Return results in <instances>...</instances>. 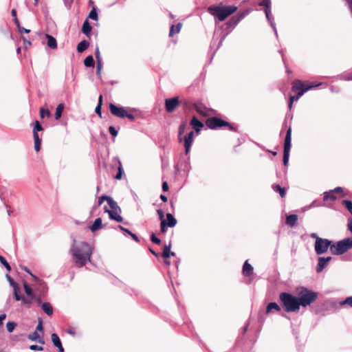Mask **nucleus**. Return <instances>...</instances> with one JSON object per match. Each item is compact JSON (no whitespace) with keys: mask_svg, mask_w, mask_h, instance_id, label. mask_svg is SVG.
<instances>
[{"mask_svg":"<svg viewBox=\"0 0 352 352\" xmlns=\"http://www.w3.org/2000/svg\"><path fill=\"white\" fill-rule=\"evenodd\" d=\"M70 254L75 264L81 267L91 261L92 250L90 245L85 241H74L70 249Z\"/></svg>","mask_w":352,"mask_h":352,"instance_id":"1","label":"nucleus"},{"mask_svg":"<svg viewBox=\"0 0 352 352\" xmlns=\"http://www.w3.org/2000/svg\"><path fill=\"white\" fill-rule=\"evenodd\" d=\"M316 86L311 83H304L300 80H294L292 82V95L289 98V108L292 107L294 101L298 100L305 92Z\"/></svg>","mask_w":352,"mask_h":352,"instance_id":"2","label":"nucleus"},{"mask_svg":"<svg viewBox=\"0 0 352 352\" xmlns=\"http://www.w3.org/2000/svg\"><path fill=\"white\" fill-rule=\"evenodd\" d=\"M298 297L300 300L301 306L306 307L317 300L318 293L302 287L298 289Z\"/></svg>","mask_w":352,"mask_h":352,"instance_id":"3","label":"nucleus"},{"mask_svg":"<svg viewBox=\"0 0 352 352\" xmlns=\"http://www.w3.org/2000/svg\"><path fill=\"white\" fill-rule=\"evenodd\" d=\"M237 10L235 6H210L208 11L214 16H216L220 21H224L228 16L233 14Z\"/></svg>","mask_w":352,"mask_h":352,"instance_id":"4","label":"nucleus"},{"mask_svg":"<svg viewBox=\"0 0 352 352\" xmlns=\"http://www.w3.org/2000/svg\"><path fill=\"white\" fill-rule=\"evenodd\" d=\"M352 248V238H346L343 240L333 243L330 247V251L333 254L340 255Z\"/></svg>","mask_w":352,"mask_h":352,"instance_id":"5","label":"nucleus"},{"mask_svg":"<svg viewBox=\"0 0 352 352\" xmlns=\"http://www.w3.org/2000/svg\"><path fill=\"white\" fill-rule=\"evenodd\" d=\"M109 201H110L109 206L110 207V209L105 206L104 212L109 214V218L111 219L115 220L117 222H122L123 218L120 215L121 209L120 206L118 205L117 202L115 201L113 199H110Z\"/></svg>","mask_w":352,"mask_h":352,"instance_id":"6","label":"nucleus"},{"mask_svg":"<svg viewBox=\"0 0 352 352\" xmlns=\"http://www.w3.org/2000/svg\"><path fill=\"white\" fill-rule=\"evenodd\" d=\"M206 126L211 129H216L221 126H228L230 130H234V128L229 122L217 117L209 118L206 120Z\"/></svg>","mask_w":352,"mask_h":352,"instance_id":"7","label":"nucleus"},{"mask_svg":"<svg viewBox=\"0 0 352 352\" xmlns=\"http://www.w3.org/2000/svg\"><path fill=\"white\" fill-rule=\"evenodd\" d=\"M332 244V242L328 239L316 237L315 251L318 255L324 254L327 252L329 248H330Z\"/></svg>","mask_w":352,"mask_h":352,"instance_id":"8","label":"nucleus"},{"mask_svg":"<svg viewBox=\"0 0 352 352\" xmlns=\"http://www.w3.org/2000/svg\"><path fill=\"white\" fill-rule=\"evenodd\" d=\"M301 306L299 298L294 297L291 294H287V312L288 311H297Z\"/></svg>","mask_w":352,"mask_h":352,"instance_id":"9","label":"nucleus"},{"mask_svg":"<svg viewBox=\"0 0 352 352\" xmlns=\"http://www.w3.org/2000/svg\"><path fill=\"white\" fill-rule=\"evenodd\" d=\"M179 105V101L177 97H173L165 100L166 110L168 113H171Z\"/></svg>","mask_w":352,"mask_h":352,"instance_id":"10","label":"nucleus"},{"mask_svg":"<svg viewBox=\"0 0 352 352\" xmlns=\"http://www.w3.org/2000/svg\"><path fill=\"white\" fill-rule=\"evenodd\" d=\"M109 109L111 113L118 118H125L126 110L123 107H117L114 104H109Z\"/></svg>","mask_w":352,"mask_h":352,"instance_id":"11","label":"nucleus"},{"mask_svg":"<svg viewBox=\"0 0 352 352\" xmlns=\"http://www.w3.org/2000/svg\"><path fill=\"white\" fill-rule=\"evenodd\" d=\"M193 138H194V132L193 131H190L184 137V146L185 148V154L186 155H188L190 151V146L193 142Z\"/></svg>","mask_w":352,"mask_h":352,"instance_id":"12","label":"nucleus"},{"mask_svg":"<svg viewBox=\"0 0 352 352\" xmlns=\"http://www.w3.org/2000/svg\"><path fill=\"white\" fill-rule=\"evenodd\" d=\"M331 256L328 257H319L318 262L316 267V272L318 273L321 272L324 267L327 265L328 263L331 260Z\"/></svg>","mask_w":352,"mask_h":352,"instance_id":"13","label":"nucleus"},{"mask_svg":"<svg viewBox=\"0 0 352 352\" xmlns=\"http://www.w3.org/2000/svg\"><path fill=\"white\" fill-rule=\"evenodd\" d=\"M280 311V306L276 302H270L266 307L265 314H271Z\"/></svg>","mask_w":352,"mask_h":352,"instance_id":"14","label":"nucleus"},{"mask_svg":"<svg viewBox=\"0 0 352 352\" xmlns=\"http://www.w3.org/2000/svg\"><path fill=\"white\" fill-rule=\"evenodd\" d=\"M28 338L31 340L36 341L41 344H44L43 336L38 333V331H34L28 336Z\"/></svg>","mask_w":352,"mask_h":352,"instance_id":"15","label":"nucleus"},{"mask_svg":"<svg viewBox=\"0 0 352 352\" xmlns=\"http://www.w3.org/2000/svg\"><path fill=\"white\" fill-rule=\"evenodd\" d=\"M190 125L193 126L195 131L199 133L201 129L204 127V124L199 121L197 117L193 116L191 121H190Z\"/></svg>","mask_w":352,"mask_h":352,"instance_id":"16","label":"nucleus"},{"mask_svg":"<svg viewBox=\"0 0 352 352\" xmlns=\"http://www.w3.org/2000/svg\"><path fill=\"white\" fill-rule=\"evenodd\" d=\"M6 278L8 280L10 286L12 287L14 290V296L15 299H19V285L14 280L8 275H6Z\"/></svg>","mask_w":352,"mask_h":352,"instance_id":"17","label":"nucleus"},{"mask_svg":"<svg viewBox=\"0 0 352 352\" xmlns=\"http://www.w3.org/2000/svg\"><path fill=\"white\" fill-rule=\"evenodd\" d=\"M253 273V267L248 263V261H246L243 266V274L245 276H250Z\"/></svg>","mask_w":352,"mask_h":352,"instance_id":"18","label":"nucleus"},{"mask_svg":"<svg viewBox=\"0 0 352 352\" xmlns=\"http://www.w3.org/2000/svg\"><path fill=\"white\" fill-rule=\"evenodd\" d=\"M298 216L297 214L287 215V226L294 227L298 225Z\"/></svg>","mask_w":352,"mask_h":352,"instance_id":"19","label":"nucleus"},{"mask_svg":"<svg viewBox=\"0 0 352 352\" xmlns=\"http://www.w3.org/2000/svg\"><path fill=\"white\" fill-rule=\"evenodd\" d=\"M264 12H265V16H266L267 21L270 23V25L272 27V28L274 29L275 34L277 35L276 30L275 28V24L273 22L272 17L271 16V8H264Z\"/></svg>","mask_w":352,"mask_h":352,"instance_id":"20","label":"nucleus"},{"mask_svg":"<svg viewBox=\"0 0 352 352\" xmlns=\"http://www.w3.org/2000/svg\"><path fill=\"white\" fill-rule=\"evenodd\" d=\"M46 36V38L47 39V45L49 47H50L51 49H56L57 47V43H56V40L54 37H53L52 36L50 35V34H46L45 35Z\"/></svg>","mask_w":352,"mask_h":352,"instance_id":"21","label":"nucleus"},{"mask_svg":"<svg viewBox=\"0 0 352 352\" xmlns=\"http://www.w3.org/2000/svg\"><path fill=\"white\" fill-rule=\"evenodd\" d=\"M102 219L97 218L95 219L94 223L90 226L91 232H96L102 228Z\"/></svg>","mask_w":352,"mask_h":352,"instance_id":"22","label":"nucleus"},{"mask_svg":"<svg viewBox=\"0 0 352 352\" xmlns=\"http://www.w3.org/2000/svg\"><path fill=\"white\" fill-rule=\"evenodd\" d=\"M248 11L244 12L243 13L239 14L236 16H234L231 18L230 23L233 25H236L242 19L245 17L246 14H248Z\"/></svg>","mask_w":352,"mask_h":352,"instance_id":"23","label":"nucleus"},{"mask_svg":"<svg viewBox=\"0 0 352 352\" xmlns=\"http://www.w3.org/2000/svg\"><path fill=\"white\" fill-rule=\"evenodd\" d=\"M41 308L48 316H51L53 314V307L50 302H44L41 304Z\"/></svg>","mask_w":352,"mask_h":352,"instance_id":"24","label":"nucleus"},{"mask_svg":"<svg viewBox=\"0 0 352 352\" xmlns=\"http://www.w3.org/2000/svg\"><path fill=\"white\" fill-rule=\"evenodd\" d=\"M89 45V41L83 40L80 41L77 45V51L79 53L83 52Z\"/></svg>","mask_w":352,"mask_h":352,"instance_id":"25","label":"nucleus"},{"mask_svg":"<svg viewBox=\"0 0 352 352\" xmlns=\"http://www.w3.org/2000/svg\"><path fill=\"white\" fill-rule=\"evenodd\" d=\"M23 287L25 294L29 298H31L32 299L36 298V295L34 294L32 289L30 287V285L28 283H24Z\"/></svg>","mask_w":352,"mask_h":352,"instance_id":"26","label":"nucleus"},{"mask_svg":"<svg viewBox=\"0 0 352 352\" xmlns=\"http://www.w3.org/2000/svg\"><path fill=\"white\" fill-rule=\"evenodd\" d=\"M91 31V26L90 25L87 19H86L82 27V32L87 36H89Z\"/></svg>","mask_w":352,"mask_h":352,"instance_id":"27","label":"nucleus"},{"mask_svg":"<svg viewBox=\"0 0 352 352\" xmlns=\"http://www.w3.org/2000/svg\"><path fill=\"white\" fill-rule=\"evenodd\" d=\"M166 219H167V221H166V225L168 227L173 228V227H174L176 225L177 220L173 216V214H171L170 213H167L166 214Z\"/></svg>","mask_w":352,"mask_h":352,"instance_id":"28","label":"nucleus"},{"mask_svg":"<svg viewBox=\"0 0 352 352\" xmlns=\"http://www.w3.org/2000/svg\"><path fill=\"white\" fill-rule=\"evenodd\" d=\"M64 109V104L63 103L59 104L56 109V113H55V119L58 120L60 118L63 111Z\"/></svg>","mask_w":352,"mask_h":352,"instance_id":"29","label":"nucleus"},{"mask_svg":"<svg viewBox=\"0 0 352 352\" xmlns=\"http://www.w3.org/2000/svg\"><path fill=\"white\" fill-rule=\"evenodd\" d=\"M15 300H21L23 304L28 305V306H30L32 301L34 300V299H32L31 298H29L28 296V298H25V297L21 296L19 294V299H15Z\"/></svg>","mask_w":352,"mask_h":352,"instance_id":"30","label":"nucleus"},{"mask_svg":"<svg viewBox=\"0 0 352 352\" xmlns=\"http://www.w3.org/2000/svg\"><path fill=\"white\" fill-rule=\"evenodd\" d=\"M323 199H324V201H328V200L334 201V200H336V197L335 195V192L333 190H330L328 192H325Z\"/></svg>","mask_w":352,"mask_h":352,"instance_id":"31","label":"nucleus"},{"mask_svg":"<svg viewBox=\"0 0 352 352\" xmlns=\"http://www.w3.org/2000/svg\"><path fill=\"white\" fill-rule=\"evenodd\" d=\"M34 149L36 151H39L41 148V139L38 137V133H35V135H34Z\"/></svg>","mask_w":352,"mask_h":352,"instance_id":"32","label":"nucleus"},{"mask_svg":"<svg viewBox=\"0 0 352 352\" xmlns=\"http://www.w3.org/2000/svg\"><path fill=\"white\" fill-rule=\"evenodd\" d=\"M84 65L87 67H91L94 66V58L91 55L88 56L85 60H84Z\"/></svg>","mask_w":352,"mask_h":352,"instance_id":"33","label":"nucleus"},{"mask_svg":"<svg viewBox=\"0 0 352 352\" xmlns=\"http://www.w3.org/2000/svg\"><path fill=\"white\" fill-rule=\"evenodd\" d=\"M170 243L165 245L163 250L162 256L164 258H169L170 256Z\"/></svg>","mask_w":352,"mask_h":352,"instance_id":"34","label":"nucleus"},{"mask_svg":"<svg viewBox=\"0 0 352 352\" xmlns=\"http://www.w3.org/2000/svg\"><path fill=\"white\" fill-rule=\"evenodd\" d=\"M272 188L275 192H278L281 196L283 197L285 193V188H281L279 185H273Z\"/></svg>","mask_w":352,"mask_h":352,"instance_id":"35","label":"nucleus"},{"mask_svg":"<svg viewBox=\"0 0 352 352\" xmlns=\"http://www.w3.org/2000/svg\"><path fill=\"white\" fill-rule=\"evenodd\" d=\"M52 340L55 346H57L58 345L60 346L61 342H60V338L57 334H56V333L52 334Z\"/></svg>","mask_w":352,"mask_h":352,"instance_id":"36","label":"nucleus"},{"mask_svg":"<svg viewBox=\"0 0 352 352\" xmlns=\"http://www.w3.org/2000/svg\"><path fill=\"white\" fill-rule=\"evenodd\" d=\"M283 163L284 166H286V136L283 137Z\"/></svg>","mask_w":352,"mask_h":352,"instance_id":"37","label":"nucleus"},{"mask_svg":"<svg viewBox=\"0 0 352 352\" xmlns=\"http://www.w3.org/2000/svg\"><path fill=\"white\" fill-rule=\"evenodd\" d=\"M342 205L346 207L349 212L352 214V201L350 200H343Z\"/></svg>","mask_w":352,"mask_h":352,"instance_id":"38","label":"nucleus"},{"mask_svg":"<svg viewBox=\"0 0 352 352\" xmlns=\"http://www.w3.org/2000/svg\"><path fill=\"white\" fill-rule=\"evenodd\" d=\"M340 306L348 305L352 307V296L346 298L344 300L340 302Z\"/></svg>","mask_w":352,"mask_h":352,"instance_id":"39","label":"nucleus"},{"mask_svg":"<svg viewBox=\"0 0 352 352\" xmlns=\"http://www.w3.org/2000/svg\"><path fill=\"white\" fill-rule=\"evenodd\" d=\"M118 164H119L118 172L116 174V175L115 176V179H121L122 176V173H123V169H122V164H121L120 161L118 160Z\"/></svg>","mask_w":352,"mask_h":352,"instance_id":"40","label":"nucleus"},{"mask_svg":"<svg viewBox=\"0 0 352 352\" xmlns=\"http://www.w3.org/2000/svg\"><path fill=\"white\" fill-rule=\"evenodd\" d=\"M89 18L97 21L98 19V15L96 12V8L94 7L93 9L91 10V12L89 14Z\"/></svg>","mask_w":352,"mask_h":352,"instance_id":"41","label":"nucleus"},{"mask_svg":"<svg viewBox=\"0 0 352 352\" xmlns=\"http://www.w3.org/2000/svg\"><path fill=\"white\" fill-rule=\"evenodd\" d=\"M113 199L111 197L107 195H102L99 197L98 204L99 205H101L104 201H107L108 204H109V200Z\"/></svg>","mask_w":352,"mask_h":352,"instance_id":"42","label":"nucleus"},{"mask_svg":"<svg viewBox=\"0 0 352 352\" xmlns=\"http://www.w3.org/2000/svg\"><path fill=\"white\" fill-rule=\"evenodd\" d=\"M259 6H263L264 8H271V1L270 0H262L258 3Z\"/></svg>","mask_w":352,"mask_h":352,"instance_id":"43","label":"nucleus"},{"mask_svg":"<svg viewBox=\"0 0 352 352\" xmlns=\"http://www.w3.org/2000/svg\"><path fill=\"white\" fill-rule=\"evenodd\" d=\"M291 146V129H287V159L289 158V151Z\"/></svg>","mask_w":352,"mask_h":352,"instance_id":"44","label":"nucleus"},{"mask_svg":"<svg viewBox=\"0 0 352 352\" xmlns=\"http://www.w3.org/2000/svg\"><path fill=\"white\" fill-rule=\"evenodd\" d=\"M0 262L5 266V267L7 269L8 271L11 270V267H10L9 263L7 262V261L5 259V258L2 256H0Z\"/></svg>","mask_w":352,"mask_h":352,"instance_id":"45","label":"nucleus"},{"mask_svg":"<svg viewBox=\"0 0 352 352\" xmlns=\"http://www.w3.org/2000/svg\"><path fill=\"white\" fill-rule=\"evenodd\" d=\"M280 300L282 303V306L286 309V292H282L280 294Z\"/></svg>","mask_w":352,"mask_h":352,"instance_id":"46","label":"nucleus"},{"mask_svg":"<svg viewBox=\"0 0 352 352\" xmlns=\"http://www.w3.org/2000/svg\"><path fill=\"white\" fill-rule=\"evenodd\" d=\"M43 129L40 123L38 121H36L34 124V127L33 129V136L35 135V133H37L38 131H41Z\"/></svg>","mask_w":352,"mask_h":352,"instance_id":"47","label":"nucleus"},{"mask_svg":"<svg viewBox=\"0 0 352 352\" xmlns=\"http://www.w3.org/2000/svg\"><path fill=\"white\" fill-rule=\"evenodd\" d=\"M167 227L168 226L166 225V221L165 219H162L161 221V232L162 233H165L166 232Z\"/></svg>","mask_w":352,"mask_h":352,"instance_id":"48","label":"nucleus"},{"mask_svg":"<svg viewBox=\"0 0 352 352\" xmlns=\"http://www.w3.org/2000/svg\"><path fill=\"white\" fill-rule=\"evenodd\" d=\"M16 327V323L15 322H8L6 324L7 330H14Z\"/></svg>","mask_w":352,"mask_h":352,"instance_id":"49","label":"nucleus"},{"mask_svg":"<svg viewBox=\"0 0 352 352\" xmlns=\"http://www.w3.org/2000/svg\"><path fill=\"white\" fill-rule=\"evenodd\" d=\"M50 112L49 110H45L43 108L40 109V116L42 118H43L45 116H50Z\"/></svg>","mask_w":352,"mask_h":352,"instance_id":"50","label":"nucleus"},{"mask_svg":"<svg viewBox=\"0 0 352 352\" xmlns=\"http://www.w3.org/2000/svg\"><path fill=\"white\" fill-rule=\"evenodd\" d=\"M109 132L110 133L111 135H112L113 137H116L118 135V131L116 129V128L113 126H110L109 127Z\"/></svg>","mask_w":352,"mask_h":352,"instance_id":"51","label":"nucleus"},{"mask_svg":"<svg viewBox=\"0 0 352 352\" xmlns=\"http://www.w3.org/2000/svg\"><path fill=\"white\" fill-rule=\"evenodd\" d=\"M151 240L153 243H155V244H157V245H160L161 243V241L160 239H158L157 237L155 236V235L154 234H151Z\"/></svg>","mask_w":352,"mask_h":352,"instance_id":"52","label":"nucleus"},{"mask_svg":"<svg viewBox=\"0 0 352 352\" xmlns=\"http://www.w3.org/2000/svg\"><path fill=\"white\" fill-rule=\"evenodd\" d=\"M30 349H31L32 351H43V348L41 346L32 344V345L30 346Z\"/></svg>","mask_w":352,"mask_h":352,"instance_id":"53","label":"nucleus"},{"mask_svg":"<svg viewBox=\"0 0 352 352\" xmlns=\"http://www.w3.org/2000/svg\"><path fill=\"white\" fill-rule=\"evenodd\" d=\"M186 128V123H183L180 125V126L179 128V137H180L181 135L184 133Z\"/></svg>","mask_w":352,"mask_h":352,"instance_id":"54","label":"nucleus"},{"mask_svg":"<svg viewBox=\"0 0 352 352\" xmlns=\"http://www.w3.org/2000/svg\"><path fill=\"white\" fill-rule=\"evenodd\" d=\"M102 70V61L99 60L97 62V66H96V74L100 75Z\"/></svg>","mask_w":352,"mask_h":352,"instance_id":"55","label":"nucleus"},{"mask_svg":"<svg viewBox=\"0 0 352 352\" xmlns=\"http://www.w3.org/2000/svg\"><path fill=\"white\" fill-rule=\"evenodd\" d=\"M95 55H96V58L97 62H98L99 60H101L100 53V50H99L98 47L96 48Z\"/></svg>","mask_w":352,"mask_h":352,"instance_id":"56","label":"nucleus"},{"mask_svg":"<svg viewBox=\"0 0 352 352\" xmlns=\"http://www.w3.org/2000/svg\"><path fill=\"white\" fill-rule=\"evenodd\" d=\"M32 276L34 278V280H36L40 285H45V283L42 280L39 279L35 275L33 274V276Z\"/></svg>","mask_w":352,"mask_h":352,"instance_id":"57","label":"nucleus"},{"mask_svg":"<svg viewBox=\"0 0 352 352\" xmlns=\"http://www.w3.org/2000/svg\"><path fill=\"white\" fill-rule=\"evenodd\" d=\"M101 109L100 104H98L95 109V112L100 116H101Z\"/></svg>","mask_w":352,"mask_h":352,"instance_id":"58","label":"nucleus"},{"mask_svg":"<svg viewBox=\"0 0 352 352\" xmlns=\"http://www.w3.org/2000/svg\"><path fill=\"white\" fill-rule=\"evenodd\" d=\"M18 30L20 33H29L30 31V30L25 29V28L21 26L18 28Z\"/></svg>","mask_w":352,"mask_h":352,"instance_id":"59","label":"nucleus"},{"mask_svg":"<svg viewBox=\"0 0 352 352\" xmlns=\"http://www.w3.org/2000/svg\"><path fill=\"white\" fill-rule=\"evenodd\" d=\"M125 117L128 118L131 120H134L135 116L131 113H128L126 111L125 113Z\"/></svg>","mask_w":352,"mask_h":352,"instance_id":"60","label":"nucleus"},{"mask_svg":"<svg viewBox=\"0 0 352 352\" xmlns=\"http://www.w3.org/2000/svg\"><path fill=\"white\" fill-rule=\"evenodd\" d=\"M162 190L166 192L168 190V186L166 182H164L162 184Z\"/></svg>","mask_w":352,"mask_h":352,"instance_id":"61","label":"nucleus"},{"mask_svg":"<svg viewBox=\"0 0 352 352\" xmlns=\"http://www.w3.org/2000/svg\"><path fill=\"white\" fill-rule=\"evenodd\" d=\"M157 214H159V217H160V219H161V221L162 219H164V212L161 210V209H159L157 210Z\"/></svg>","mask_w":352,"mask_h":352,"instance_id":"62","label":"nucleus"},{"mask_svg":"<svg viewBox=\"0 0 352 352\" xmlns=\"http://www.w3.org/2000/svg\"><path fill=\"white\" fill-rule=\"evenodd\" d=\"M174 34H176L175 33V25H172L170 27V32H169V36H172Z\"/></svg>","mask_w":352,"mask_h":352,"instance_id":"63","label":"nucleus"},{"mask_svg":"<svg viewBox=\"0 0 352 352\" xmlns=\"http://www.w3.org/2000/svg\"><path fill=\"white\" fill-rule=\"evenodd\" d=\"M35 330H43L42 322L41 320L38 322Z\"/></svg>","mask_w":352,"mask_h":352,"instance_id":"64","label":"nucleus"}]
</instances>
